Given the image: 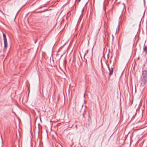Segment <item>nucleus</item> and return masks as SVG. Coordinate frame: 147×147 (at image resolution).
Instances as JSON below:
<instances>
[{
	"label": "nucleus",
	"mask_w": 147,
	"mask_h": 147,
	"mask_svg": "<svg viewBox=\"0 0 147 147\" xmlns=\"http://www.w3.org/2000/svg\"><path fill=\"white\" fill-rule=\"evenodd\" d=\"M142 76V79L141 82V84L142 86H144L147 81V70L143 71Z\"/></svg>",
	"instance_id": "f257e3e1"
},
{
	"label": "nucleus",
	"mask_w": 147,
	"mask_h": 147,
	"mask_svg": "<svg viewBox=\"0 0 147 147\" xmlns=\"http://www.w3.org/2000/svg\"><path fill=\"white\" fill-rule=\"evenodd\" d=\"M3 35L4 40V48H6L7 46V43L6 36L4 33H3Z\"/></svg>",
	"instance_id": "f03ea898"
},
{
	"label": "nucleus",
	"mask_w": 147,
	"mask_h": 147,
	"mask_svg": "<svg viewBox=\"0 0 147 147\" xmlns=\"http://www.w3.org/2000/svg\"><path fill=\"white\" fill-rule=\"evenodd\" d=\"M108 67L109 70V75L110 76L112 75L113 72V68L112 67L110 68L109 66H108Z\"/></svg>",
	"instance_id": "7ed1b4c3"
},
{
	"label": "nucleus",
	"mask_w": 147,
	"mask_h": 147,
	"mask_svg": "<svg viewBox=\"0 0 147 147\" xmlns=\"http://www.w3.org/2000/svg\"><path fill=\"white\" fill-rule=\"evenodd\" d=\"M48 10L47 9H46V10H44L42 11H40V12H44L47 11H48Z\"/></svg>",
	"instance_id": "20e7f679"
},
{
	"label": "nucleus",
	"mask_w": 147,
	"mask_h": 147,
	"mask_svg": "<svg viewBox=\"0 0 147 147\" xmlns=\"http://www.w3.org/2000/svg\"><path fill=\"white\" fill-rule=\"evenodd\" d=\"M145 11H144V15H143V17H144V14H145Z\"/></svg>",
	"instance_id": "39448f33"
},
{
	"label": "nucleus",
	"mask_w": 147,
	"mask_h": 147,
	"mask_svg": "<svg viewBox=\"0 0 147 147\" xmlns=\"http://www.w3.org/2000/svg\"><path fill=\"white\" fill-rule=\"evenodd\" d=\"M81 0H78V2H79Z\"/></svg>",
	"instance_id": "423d86ee"
},
{
	"label": "nucleus",
	"mask_w": 147,
	"mask_h": 147,
	"mask_svg": "<svg viewBox=\"0 0 147 147\" xmlns=\"http://www.w3.org/2000/svg\"><path fill=\"white\" fill-rule=\"evenodd\" d=\"M88 1L86 2V4H87V3H88Z\"/></svg>",
	"instance_id": "0eeeda50"
},
{
	"label": "nucleus",
	"mask_w": 147,
	"mask_h": 147,
	"mask_svg": "<svg viewBox=\"0 0 147 147\" xmlns=\"http://www.w3.org/2000/svg\"><path fill=\"white\" fill-rule=\"evenodd\" d=\"M83 10H84V9H82V11H83Z\"/></svg>",
	"instance_id": "6e6552de"
}]
</instances>
